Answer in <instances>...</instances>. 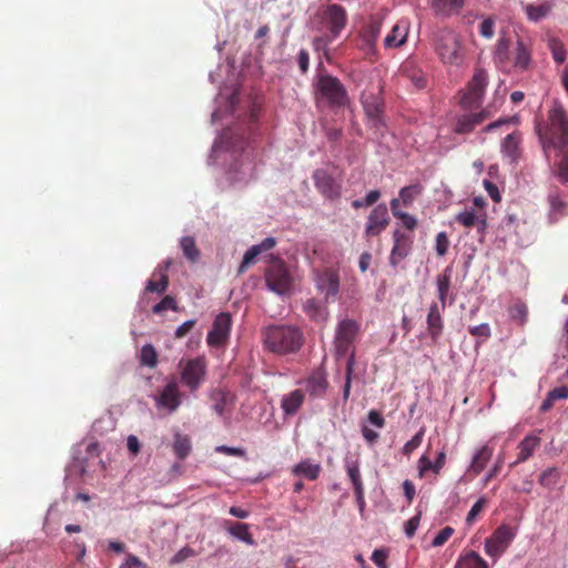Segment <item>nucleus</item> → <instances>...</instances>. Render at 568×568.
<instances>
[{"instance_id":"nucleus-1","label":"nucleus","mask_w":568,"mask_h":568,"mask_svg":"<svg viewBox=\"0 0 568 568\" xmlns=\"http://www.w3.org/2000/svg\"><path fill=\"white\" fill-rule=\"evenodd\" d=\"M542 150L547 156L558 158L557 175L562 183L568 182V113L562 104L555 101L548 111L547 122L537 126Z\"/></svg>"},{"instance_id":"nucleus-2","label":"nucleus","mask_w":568,"mask_h":568,"mask_svg":"<svg viewBox=\"0 0 568 568\" xmlns=\"http://www.w3.org/2000/svg\"><path fill=\"white\" fill-rule=\"evenodd\" d=\"M432 48L446 67L462 68L467 60V50L459 33L443 28L433 33Z\"/></svg>"},{"instance_id":"nucleus-3","label":"nucleus","mask_w":568,"mask_h":568,"mask_svg":"<svg viewBox=\"0 0 568 568\" xmlns=\"http://www.w3.org/2000/svg\"><path fill=\"white\" fill-rule=\"evenodd\" d=\"M264 345L275 354L285 355L297 352L303 343V332L292 325H272L264 331Z\"/></svg>"},{"instance_id":"nucleus-4","label":"nucleus","mask_w":568,"mask_h":568,"mask_svg":"<svg viewBox=\"0 0 568 568\" xmlns=\"http://www.w3.org/2000/svg\"><path fill=\"white\" fill-rule=\"evenodd\" d=\"M316 103L331 109H342L349 104L351 100L345 85L341 80L331 74H318L315 83Z\"/></svg>"},{"instance_id":"nucleus-5","label":"nucleus","mask_w":568,"mask_h":568,"mask_svg":"<svg viewBox=\"0 0 568 568\" xmlns=\"http://www.w3.org/2000/svg\"><path fill=\"white\" fill-rule=\"evenodd\" d=\"M487 85V71L483 68H476L466 88L459 92L460 106L465 110H473L480 106Z\"/></svg>"},{"instance_id":"nucleus-6","label":"nucleus","mask_w":568,"mask_h":568,"mask_svg":"<svg viewBox=\"0 0 568 568\" xmlns=\"http://www.w3.org/2000/svg\"><path fill=\"white\" fill-rule=\"evenodd\" d=\"M271 257V265L265 273L266 285L277 294H285L292 285L291 275L283 260L274 256Z\"/></svg>"},{"instance_id":"nucleus-7","label":"nucleus","mask_w":568,"mask_h":568,"mask_svg":"<svg viewBox=\"0 0 568 568\" xmlns=\"http://www.w3.org/2000/svg\"><path fill=\"white\" fill-rule=\"evenodd\" d=\"M361 102L372 125L376 130L384 128V98L382 95V88H378L376 92L364 91L362 93Z\"/></svg>"},{"instance_id":"nucleus-8","label":"nucleus","mask_w":568,"mask_h":568,"mask_svg":"<svg viewBox=\"0 0 568 568\" xmlns=\"http://www.w3.org/2000/svg\"><path fill=\"white\" fill-rule=\"evenodd\" d=\"M516 536L515 530L508 525H501L485 541V552L497 560L509 547Z\"/></svg>"},{"instance_id":"nucleus-9","label":"nucleus","mask_w":568,"mask_h":568,"mask_svg":"<svg viewBox=\"0 0 568 568\" xmlns=\"http://www.w3.org/2000/svg\"><path fill=\"white\" fill-rule=\"evenodd\" d=\"M358 329V324L353 320L346 318L338 323L335 335V348L338 356H344L351 351Z\"/></svg>"},{"instance_id":"nucleus-10","label":"nucleus","mask_w":568,"mask_h":568,"mask_svg":"<svg viewBox=\"0 0 568 568\" xmlns=\"http://www.w3.org/2000/svg\"><path fill=\"white\" fill-rule=\"evenodd\" d=\"M206 376V364L204 358L196 357L189 359L181 373L182 383L191 390H196Z\"/></svg>"},{"instance_id":"nucleus-11","label":"nucleus","mask_w":568,"mask_h":568,"mask_svg":"<svg viewBox=\"0 0 568 568\" xmlns=\"http://www.w3.org/2000/svg\"><path fill=\"white\" fill-rule=\"evenodd\" d=\"M231 327V315L229 313H220L215 317L212 328L207 334V344L212 347L224 346L230 338Z\"/></svg>"},{"instance_id":"nucleus-12","label":"nucleus","mask_w":568,"mask_h":568,"mask_svg":"<svg viewBox=\"0 0 568 568\" xmlns=\"http://www.w3.org/2000/svg\"><path fill=\"white\" fill-rule=\"evenodd\" d=\"M316 190L326 199L334 200L341 194V184L332 173L325 169H317L313 173Z\"/></svg>"},{"instance_id":"nucleus-13","label":"nucleus","mask_w":568,"mask_h":568,"mask_svg":"<svg viewBox=\"0 0 568 568\" xmlns=\"http://www.w3.org/2000/svg\"><path fill=\"white\" fill-rule=\"evenodd\" d=\"M491 113L487 109H483L476 113H463L455 118L453 132L456 134H469L480 125L485 120L490 118Z\"/></svg>"},{"instance_id":"nucleus-14","label":"nucleus","mask_w":568,"mask_h":568,"mask_svg":"<svg viewBox=\"0 0 568 568\" xmlns=\"http://www.w3.org/2000/svg\"><path fill=\"white\" fill-rule=\"evenodd\" d=\"M390 217L386 204H378L375 206L367 217L365 227L366 237L378 236L389 225Z\"/></svg>"},{"instance_id":"nucleus-15","label":"nucleus","mask_w":568,"mask_h":568,"mask_svg":"<svg viewBox=\"0 0 568 568\" xmlns=\"http://www.w3.org/2000/svg\"><path fill=\"white\" fill-rule=\"evenodd\" d=\"M394 245L389 256V263L393 266H397L402 260H404L412 250L413 237L399 230H395L393 233Z\"/></svg>"},{"instance_id":"nucleus-16","label":"nucleus","mask_w":568,"mask_h":568,"mask_svg":"<svg viewBox=\"0 0 568 568\" xmlns=\"http://www.w3.org/2000/svg\"><path fill=\"white\" fill-rule=\"evenodd\" d=\"M316 287L325 294V298L335 297L339 290V276L335 270L326 268L316 273Z\"/></svg>"},{"instance_id":"nucleus-17","label":"nucleus","mask_w":568,"mask_h":568,"mask_svg":"<svg viewBox=\"0 0 568 568\" xmlns=\"http://www.w3.org/2000/svg\"><path fill=\"white\" fill-rule=\"evenodd\" d=\"M442 306L437 302H433L428 308L426 323L427 333L433 343H437L444 331V318L442 316Z\"/></svg>"},{"instance_id":"nucleus-18","label":"nucleus","mask_w":568,"mask_h":568,"mask_svg":"<svg viewBox=\"0 0 568 568\" xmlns=\"http://www.w3.org/2000/svg\"><path fill=\"white\" fill-rule=\"evenodd\" d=\"M324 18L328 23V28L334 37H337L345 28L347 16L345 9L339 4H329L325 12Z\"/></svg>"},{"instance_id":"nucleus-19","label":"nucleus","mask_w":568,"mask_h":568,"mask_svg":"<svg viewBox=\"0 0 568 568\" xmlns=\"http://www.w3.org/2000/svg\"><path fill=\"white\" fill-rule=\"evenodd\" d=\"M158 406L173 413L181 405V393L175 382L169 383L160 393L156 399Z\"/></svg>"},{"instance_id":"nucleus-20","label":"nucleus","mask_w":568,"mask_h":568,"mask_svg":"<svg viewBox=\"0 0 568 568\" xmlns=\"http://www.w3.org/2000/svg\"><path fill=\"white\" fill-rule=\"evenodd\" d=\"M493 454L494 447L489 444H485L476 449L473 455L470 465L467 468V474L471 475L473 477L479 475L491 459Z\"/></svg>"},{"instance_id":"nucleus-21","label":"nucleus","mask_w":568,"mask_h":568,"mask_svg":"<svg viewBox=\"0 0 568 568\" xmlns=\"http://www.w3.org/2000/svg\"><path fill=\"white\" fill-rule=\"evenodd\" d=\"M171 266V261H164L160 264L154 273L153 278L149 280L145 290L148 292L164 293L169 286L168 270Z\"/></svg>"},{"instance_id":"nucleus-22","label":"nucleus","mask_w":568,"mask_h":568,"mask_svg":"<svg viewBox=\"0 0 568 568\" xmlns=\"http://www.w3.org/2000/svg\"><path fill=\"white\" fill-rule=\"evenodd\" d=\"M276 244L274 237H266L260 244L251 246L244 254L243 261L239 267V274H243L251 264L255 262V258L263 252L270 251Z\"/></svg>"},{"instance_id":"nucleus-23","label":"nucleus","mask_w":568,"mask_h":568,"mask_svg":"<svg viewBox=\"0 0 568 568\" xmlns=\"http://www.w3.org/2000/svg\"><path fill=\"white\" fill-rule=\"evenodd\" d=\"M276 244L274 237H266L260 244L251 246L244 254L243 261L239 267V274H243L251 264L255 262V258L263 252L270 251Z\"/></svg>"},{"instance_id":"nucleus-24","label":"nucleus","mask_w":568,"mask_h":568,"mask_svg":"<svg viewBox=\"0 0 568 568\" xmlns=\"http://www.w3.org/2000/svg\"><path fill=\"white\" fill-rule=\"evenodd\" d=\"M548 203L550 206L548 214L550 223H555L559 219L568 215V202L562 199L557 189H552L548 193Z\"/></svg>"},{"instance_id":"nucleus-25","label":"nucleus","mask_w":568,"mask_h":568,"mask_svg":"<svg viewBox=\"0 0 568 568\" xmlns=\"http://www.w3.org/2000/svg\"><path fill=\"white\" fill-rule=\"evenodd\" d=\"M328 382L322 369H315L306 379V390L312 397H323L327 390Z\"/></svg>"},{"instance_id":"nucleus-26","label":"nucleus","mask_w":568,"mask_h":568,"mask_svg":"<svg viewBox=\"0 0 568 568\" xmlns=\"http://www.w3.org/2000/svg\"><path fill=\"white\" fill-rule=\"evenodd\" d=\"M541 439L536 435L526 436L517 446L518 453L517 458L510 464V467H515L518 464L527 462L540 446Z\"/></svg>"},{"instance_id":"nucleus-27","label":"nucleus","mask_w":568,"mask_h":568,"mask_svg":"<svg viewBox=\"0 0 568 568\" xmlns=\"http://www.w3.org/2000/svg\"><path fill=\"white\" fill-rule=\"evenodd\" d=\"M531 63V50L521 39L516 41V47L513 51V65L518 71H526Z\"/></svg>"},{"instance_id":"nucleus-28","label":"nucleus","mask_w":568,"mask_h":568,"mask_svg":"<svg viewBox=\"0 0 568 568\" xmlns=\"http://www.w3.org/2000/svg\"><path fill=\"white\" fill-rule=\"evenodd\" d=\"M452 286V268L446 267L440 274L436 277V291L438 297V304L442 306V310L445 311L447 306V300L449 296V291Z\"/></svg>"},{"instance_id":"nucleus-29","label":"nucleus","mask_w":568,"mask_h":568,"mask_svg":"<svg viewBox=\"0 0 568 568\" xmlns=\"http://www.w3.org/2000/svg\"><path fill=\"white\" fill-rule=\"evenodd\" d=\"M345 468H346L347 476H348L349 480L352 481L356 500L358 501V504L363 505L364 504V485H363V481L361 478L358 462L357 460H347Z\"/></svg>"},{"instance_id":"nucleus-30","label":"nucleus","mask_w":568,"mask_h":568,"mask_svg":"<svg viewBox=\"0 0 568 568\" xmlns=\"http://www.w3.org/2000/svg\"><path fill=\"white\" fill-rule=\"evenodd\" d=\"M408 23L406 21H398L386 36L384 44L386 48H398L403 45L408 36Z\"/></svg>"},{"instance_id":"nucleus-31","label":"nucleus","mask_w":568,"mask_h":568,"mask_svg":"<svg viewBox=\"0 0 568 568\" xmlns=\"http://www.w3.org/2000/svg\"><path fill=\"white\" fill-rule=\"evenodd\" d=\"M521 134L517 131L509 133L501 143V152L511 163L516 162L520 155Z\"/></svg>"},{"instance_id":"nucleus-32","label":"nucleus","mask_w":568,"mask_h":568,"mask_svg":"<svg viewBox=\"0 0 568 568\" xmlns=\"http://www.w3.org/2000/svg\"><path fill=\"white\" fill-rule=\"evenodd\" d=\"M224 528L227 530V532L231 536L240 539L241 541L245 542L246 545H248V546L255 545V540H254L252 534L250 532L248 524L240 523V521L232 523V521L226 520L224 523Z\"/></svg>"},{"instance_id":"nucleus-33","label":"nucleus","mask_w":568,"mask_h":568,"mask_svg":"<svg viewBox=\"0 0 568 568\" xmlns=\"http://www.w3.org/2000/svg\"><path fill=\"white\" fill-rule=\"evenodd\" d=\"M305 394L302 389H295L283 396L281 407L285 415H295L302 407Z\"/></svg>"},{"instance_id":"nucleus-34","label":"nucleus","mask_w":568,"mask_h":568,"mask_svg":"<svg viewBox=\"0 0 568 568\" xmlns=\"http://www.w3.org/2000/svg\"><path fill=\"white\" fill-rule=\"evenodd\" d=\"M303 310L312 321L318 324L325 323L328 317L327 307L320 301H316L315 298H308L304 303Z\"/></svg>"},{"instance_id":"nucleus-35","label":"nucleus","mask_w":568,"mask_h":568,"mask_svg":"<svg viewBox=\"0 0 568 568\" xmlns=\"http://www.w3.org/2000/svg\"><path fill=\"white\" fill-rule=\"evenodd\" d=\"M172 450L179 460H184L192 452V440L186 434L175 433Z\"/></svg>"},{"instance_id":"nucleus-36","label":"nucleus","mask_w":568,"mask_h":568,"mask_svg":"<svg viewBox=\"0 0 568 568\" xmlns=\"http://www.w3.org/2000/svg\"><path fill=\"white\" fill-rule=\"evenodd\" d=\"M554 8L551 1H544L542 3L535 4H523V9L527 16V19L531 22H538L545 19Z\"/></svg>"},{"instance_id":"nucleus-37","label":"nucleus","mask_w":568,"mask_h":568,"mask_svg":"<svg viewBox=\"0 0 568 568\" xmlns=\"http://www.w3.org/2000/svg\"><path fill=\"white\" fill-rule=\"evenodd\" d=\"M382 22L378 20H371L364 28L362 32V41L363 48L367 50H373L375 47V42L381 33Z\"/></svg>"},{"instance_id":"nucleus-38","label":"nucleus","mask_w":568,"mask_h":568,"mask_svg":"<svg viewBox=\"0 0 568 568\" xmlns=\"http://www.w3.org/2000/svg\"><path fill=\"white\" fill-rule=\"evenodd\" d=\"M321 465L311 463L310 459L302 460L297 465L294 466L292 473L295 476L304 477L308 480H315L318 478L321 473Z\"/></svg>"},{"instance_id":"nucleus-39","label":"nucleus","mask_w":568,"mask_h":568,"mask_svg":"<svg viewBox=\"0 0 568 568\" xmlns=\"http://www.w3.org/2000/svg\"><path fill=\"white\" fill-rule=\"evenodd\" d=\"M455 220L465 227L476 226L479 233H484L487 227L486 220L478 217L473 211L460 212Z\"/></svg>"},{"instance_id":"nucleus-40","label":"nucleus","mask_w":568,"mask_h":568,"mask_svg":"<svg viewBox=\"0 0 568 568\" xmlns=\"http://www.w3.org/2000/svg\"><path fill=\"white\" fill-rule=\"evenodd\" d=\"M464 0H433L432 7L437 14H450L459 11Z\"/></svg>"},{"instance_id":"nucleus-41","label":"nucleus","mask_w":568,"mask_h":568,"mask_svg":"<svg viewBox=\"0 0 568 568\" xmlns=\"http://www.w3.org/2000/svg\"><path fill=\"white\" fill-rule=\"evenodd\" d=\"M390 211L396 219L402 221L404 227H406L409 231H414L416 229L417 220L415 219V216L399 209V200L390 201Z\"/></svg>"},{"instance_id":"nucleus-42","label":"nucleus","mask_w":568,"mask_h":568,"mask_svg":"<svg viewBox=\"0 0 568 568\" xmlns=\"http://www.w3.org/2000/svg\"><path fill=\"white\" fill-rule=\"evenodd\" d=\"M422 193V186L419 184H413L403 187L399 191V197L396 200H399V206L403 205L405 207L410 206L416 199Z\"/></svg>"},{"instance_id":"nucleus-43","label":"nucleus","mask_w":568,"mask_h":568,"mask_svg":"<svg viewBox=\"0 0 568 568\" xmlns=\"http://www.w3.org/2000/svg\"><path fill=\"white\" fill-rule=\"evenodd\" d=\"M457 568H488V564L477 552L470 551L458 560Z\"/></svg>"},{"instance_id":"nucleus-44","label":"nucleus","mask_w":568,"mask_h":568,"mask_svg":"<svg viewBox=\"0 0 568 568\" xmlns=\"http://www.w3.org/2000/svg\"><path fill=\"white\" fill-rule=\"evenodd\" d=\"M181 248L184 256L191 262H196L200 257V251L196 247L195 240L192 236H183L181 239Z\"/></svg>"},{"instance_id":"nucleus-45","label":"nucleus","mask_w":568,"mask_h":568,"mask_svg":"<svg viewBox=\"0 0 568 568\" xmlns=\"http://www.w3.org/2000/svg\"><path fill=\"white\" fill-rule=\"evenodd\" d=\"M548 48L552 54L554 60L557 63H564L566 60V48L565 44L558 38H549L548 39Z\"/></svg>"},{"instance_id":"nucleus-46","label":"nucleus","mask_w":568,"mask_h":568,"mask_svg":"<svg viewBox=\"0 0 568 568\" xmlns=\"http://www.w3.org/2000/svg\"><path fill=\"white\" fill-rule=\"evenodd\" d=\"M495 61L505 64L509 60V40L506 38L498 39L495 50Z\"/></svg>"},{"instance_id":"nucleus-47","label":"nucleus","mask_w":568,"mask_h":568,"mask_svg":"<svg viewBox=\"0 0 568 568\" xmlns=\"http://www.w3.org/2000/svg\"><path fill=\"white\" fill-rule=\"evenodd\" d=\"M560 474L557 468L550 467L544 470L539 476V484L546 488H552L559 480Z\"/></svg>"},{"instance_id":"nucleus-48","label":"nucleus","mask_w":568,"mask_h":568,"mask_svg":"<svg viewBox=\"0 0 568 568\" xmlns=\"http://www.w3.org/2000/svg\"><path fill=\"white\" fill-rule=\"evenodd\" d=\"M140 359L141 364L154 367L158 363V353L155 348L151 344L144 345L141 349Z\"/></svg>"},{"instance_id":"nucleus-49","label":"nucleus","mask_w":568,"mask_h":568,"mask_svg":"<svg viewBox=\"0 0 568 568\" xmlns=\"http://www.w3.org/2000/svg\"><path fill=\"white\" fill-rule=\"evenodd\" d=\"M354 365H355V356H354V352H352L349 357L347 358V363H346V378H345V385H344V389H343L344 400H347L349 397Z\"/></svg>"},{"instance_id":"nucleus-50","label":"nucleus","mask_w":568,"mask_h":568,"mask_svg":"<svg viewBox=\"0 0 568 568\" xmlns=\"http://www.w3.org/2000/svg\"><path fill=\"white\" fill-rule=\"evenodd\" d=\"M418 477L424 478L428 471L435 474V462H432L427 455H422L417 462Z\"/></svg>"},{"instance_id":"nucleus-51","label":"nucleus","mask_w":568,"mask_h":568,"mask_svg":"<svg viewBox=\"0 0 568 568\" xmlns=\"http://www.w3.org/2000/svg\"><path fill=\"white\" fill-rule=\"evenodd\" d=\"M424 428H422L417 434H415L413 436V438L410 440H408L404 447H403V454L406 455V456H410V454L417 449L422 442H423V438H424Z\"/></svg>"},{"instance_id":"nucleus-52","label":"nucleus","mask_w":568,"mask_h":568,"mask_svg":"<svg viewBox=\"0 0 568 568\" xmlns=\"http://www.w3.org/2000/svg\"><path fill=\"white\" fill-rule=\"evenodd\" d=\"M166 310H173V311L178 310L175 300L170 295L164 296L160 303H158L153 306V312L155 314H161L162 312H164Z\"/></svg>"},{"instance_id":"nucleus-53","label":"nucleus","mask_w":568,"mask_h":568,"mask_svg":"<svg viewBox=\"0 0 568 568\" xmlns=\"http://www.w3.org/2000/svg\"><path fill=\"white\" fill-rule=\"evenodd\" d=\"M486 505L487 499L485 497H480L468 511L466 517L467 524H473L476 520L477 516L483 511Z\"/></svg>"},{"instance_id":"nucleus-54","label":"nucleus","mask_w":568,"mask_h":568,"mask_svg":"<svg viewBox=\"0 0 568 568\" xmlns=\"http://www.w3.org/2000/svg\"><path fill=\"white\" fill-rule=\"evenodd\" d=\"M504 464V457L498 456L493 467L483 478V486H487L490 480H493L501 470Z\"/></svg>"},{"instance_id":"nucleus-55","label":"nucleus","mask_w":568,"mask_h":568,"mask_svg":"<svg viewBox=\"0 0 568 568\" xmlns=\"http://www.w3.org/2000/svg\"><path fill=\"white\" fill-rule=\"evenodd\" d=\"M454 534V529L449 526L443 528L433 539L432 546L439 547L443 546Z\"/></svg>"},{"instance_id":"nucleus-56","label":"nucleus","mask_w":568,"mask_h":568,"mask_svg":"<svg viewBox=\"0 0 568 568\" xmlns=\"http://www.w3.org/2000/svg\"><path fill=\"white\" fill-rule=\"evenodd\" d=\"M510 314L514 320H518L524 324L528 315L527 306L523 303H517L510 308Z\"/></svg>"},{"instance_id":"nucleus-57","label":"nucleus","mask_w":568,"mask_h":568,"mask_svg":"<svg viewBox=\"0 0 568 568\" xmlns=\"http://www.w3.org/2000/svg\"><path fill=\"white\" fill-rule=\"evenodd\" d=\"M449 246V241L445 232H440L436 236V252L439 256H443L447 253Z\"/></svg>"},{"instance_id":"nucleus-58","label":"nucleus","mask_w":568,"mask_h":568,"mask_svg":"<svg viewBox=\"0 0 568 568\" xmlns=\"http://www.w3.org/2000/svg\"><path fill=\"white\" fill-rule=\"evenodd\" d=\"M367 422L378 429H382L386 424L382 413L376 409H372L368 412Z\"/></svg>"},{"instance_id":"nucleus-59","label":"nucleus","mask_w":568,"mask_h":568,"mask_svg":"<svg viewBox=\"0 0 568 568\" xmlns=\"http://www.w3.org/2000/svg\"><path fill=\"white\" fill-rule=\"evenodd\" d=\"M195 555L194 550L187 546L183 547L182 549H180L172 558H171V564L172 565H176V564H181L183 562L184 560H186L187 558L190 557H193Z\"/></svg>"},{"instance_id":"nucleus-60","label":"nucleus","mask_w":568,"mask_h":568,"mask_svg":"<svg viewBox=\"0 0 568 568\" xmlns=\"http://www.w3.org/2000/svg\"><path fill=\"white\" fill-rule=\"evenodd\" d=\"M469 333L475 337H483L484 339H487L490 336V327L487 323H483L476 326H470Z\"/></svg>"},{"instance_id":"nucleus-61","label":"nucleus","mask_w":568,"mask_h":568,"mask_svg":"<svg viewBox=\"0 0 568 568\" xmlns=\"http://www.w3.org/2000/svg\"><path fill=\"white\" fill-rule=\"evenodd\" d=\"M494 28H495V21L491 18L485 19L479 24V33L487 39H490L494 37Z\"/></svg>"},{"instance_id":"nucleus-62","label":"nucleus","mask_w":568,"mask_h":568,"mask_svg":"<svg viewBox=\"0 0 568 568\" xmlns=\"http://www.w3.org/2000/svg\"><path fill=\"white\" fill-rule=\"evenodd\" d=\"M217 453L227 455V456H235V457H244L245 450L243 448L239 447H230L226 445H221L215 448Z\"/></svg>"},{"instance_id":"nucleus-63","label":"nucleus","mask_w":568,"mask_h":568,"mask_svg":"<svg viewBox=\"0 0 568 568\" xmlns=\"http://www.w3.org/2000/svg\"><path fill=\"white\" fill-rule=\"evenodd\" d=\"M361 432L364 437V439L369 444L373 445L377 442L379 438V434L372 428L368 427L367 424H362Z\"/></svg>"},{"instance_id":"nucleus-64","label":"nucleus","mask_w":568,"mask_h":568,"mask_svg":"<svg viewBox=\"0 0 568 568\" xmlns=\"http://www.w3.org/2000/svg\"><path fill=\"white\" fill-rule=\"evenodd\" d=\"M373 562L379 568H387V552L384 549H375L372 554Z\"/></svg>"}]
</instances>
